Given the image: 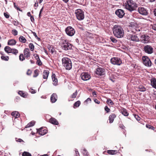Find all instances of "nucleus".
<instances>
[{
    "label": "nucleus",
    "instance_id": "nucleus-13",
    "mask_svg": "<svg viewBox=\"0 0 156 156\" xmlns=\"http://www.w3.org/2000/svg\"><path fill=\"white\" fill-rule=\"evenodd\" d=\"M95 73L99 76H102L105 74V70L102 68H98L95 71Z\"/></svg>",
    "mask_w": 156,
    "mask_h": 156
},
{
    "label": "nucleus",
    "instance_id": "nucleus-10",
    "mask_svg": "<svg viewBox=\"0 0 156 156\" xmlns=\"http://www.w3.org/2000/svg\"><path fill=\"white\" fill-rule=\"evenodd\" d=\"M127 37L128 39L133 41L138 42L140 41V39L138 38L137 35L135 34H128Z\"/></svg>",
    "mask_w": 156,
    "mask_h": 156
},
{
    "label": "nucleus",
    "instance_id": "nucleus-61",
    "mask_svg": "<svg viewBox=\"0 0 156 156\" xmlns=\"http://www.w3.org/2000/svg\"><path fill=\"white\" fill-rule=\"evenodd\" d=\"M31 90H32V91H31V93L34 94L36 93V92L34 90H33V89H31Z\"/></svg>",
    "mask_w": 156,
    "mask_h": 156
},
{
    "label": "nucleus",
    "instance_id": "nucleus-2",
    "mask_svg": "<svg viewBox=\"0 0 156 156\" xmlns=\"http://www.w3.org/2000/svg\"><path fill=\"white\" fill-rule=\"evenodd\" d=\"M137 7V4L132 0H128L125 5L126 8L130 12L135 10Z\"/></svg>",
    "mask_w": 156,
    "mask_h": 156
},
{
    "label": "nucleus",
    "instance_id": "nucleus-40",
    "mask_svg": "<svg viewBox=\"0 0 156 156\" xmlns=\"http://www.w3.org/2000/svg\"><path fill=\"white\" fill-rule=\"evenodd\" d=\"M23 156H31V154L29 152H24L22 154Z\"/></svg>",
    "mask_w": 156,
    "mask_h": 156
},
{
    "label": "nucleus",
    "instance_id": "nucleus-37",
    "mask_svg": "<svg viewBox=\"0 0 156 156\" xmlns=\"http://www.w3.org/2000/svg\"><path fill=\"white\" fill-rule=\"evenodd\" d=\"M82 153L85 156H87L88 155V152L86 149L85 148L83 149L82 151Z\"/></svg>",
    "mask_w": 156,
    "mask_h": 156
},
{
    "label": "nucleus",
    "instance_id": "nucleus-57",
    "mask_svg": "<svg viewBox=\"0 0 156 156\" xmlns=\"http://www.w3.org/2000/svg\"><path fill=\"white\" fill-rule=\"evenodd\" d=\"M30 19L31 21L32 22H33L34 21V18L33 16H31Z\"/></svg>",
    "mask_w": 156,
    "mask_h": 156
},
{
    "label": "nucleus",
    "instance_id": "nucleus-44",
    "mask_svg": "<svg viewBox=\"0 0 156 156\" xmlns=\"http://www.w3.org/2000/svg\"><path fill=\"white\" fill-rule=\"evenodd\" d=\"M32 32L35 37L37 39L38 41H39L40 40V39L37 36L35 32Z\"/></svg>",
    "mask_w": 156,
    "mask_h": 156
},
{
    "label": "nucleus",
    "instance_id": "nucleus-63",
    "mask_svg": "<svg viewBox=\"0 0 156 156\" xmlns=\"http://www.w3.org/2000/svg\"><path fill=\"white\" fill-rule=\"evenodd\" d=\"M38 6V3L37 2V3H35L34 5V6L35 7H37Z\"/></svg>",
    "mask_w": 156,
    "mask_h": 156
},
{
    "label": "nucleus",
    "instance_id": "nucleus-30",
    "mask_svg": "<svg viewBox=\"0 0 156 156\" xmlns=\"http://www.w3.org/2000/svg\"><path fill=\"white\" fill-rule=\"evenodd\" d=\"M18 94L22 97L23 98H26L27 97V94H25L23 91H20L18 92Z\"/></svg>",
    "mask_w": 156,
    "mask_h": 156
},
{
    "label": "nucleus",
    "instance_id": "nucleus-34",
    "mask_svg": "<svg viewBox=\"0 0 156 156\" xmlns=\"http://www.w3.org/2000/svg\"><path fill=\"white\" fill-rule=\"evenodd\" d=\"M29 47L31 51H33L34 50V46L32 43H30L29 44Z\"/></svg>",
    "mask_w": 156,
    "mask_h": 156
},
{
    "label": "nucleus",
    "instance_id": "nucleus-9",
    "mask_svg": "<svg viewBox=\"0 0 156 156\" xmlns=\"http://www.w3.org/2000/svg\"><path fill=\"white\" fill-rule=\"evenodd\" d=\"M111 63L114 65H120L122 63L121 60L118 57H113L111 59Z\"/></svg>",
    "mask_w": 156,
    "mask_h": 156
},
{
    "label": "nucleus",
    "instance_id": "nucleus-17",
    "mask_svg": "<svg viewBox=\"0 0 156 156\" xmlns=\"http://www.w3.org/2000/svg\"><path fill=\"white\" fill-rule=\"evenodd\" d=\"M57 99V96L56 94L53 93L51 96V101L52 103H54L56 102Z\"/></svg>",
    "mask_w": 156,
    "mask_h": 156
},
{
    "label": "nucleus",
    "instance_id": "nucleus-23",
    "mask_svg": "<svg viewBox=\"0 0 156 156\" xmlns=\"http://www.w3.org/2000/svg\"><path fill=\"white\" fill-rule=\"evenodd\" d=\"M49 122L52 124L57 125L58 124V122L55 119L51 118L49 120Z\"/></svg>",
    "mask_w": 156,
    "mask_h": 156
},
{
    "label": "nucleus",
    "instance_id": "nucleus-47",
    "mask_svg": "<svg viewBox=\"0 0 156 156\" xmlns=\"http://www.w3.org/2000/svg\"><path fill=\"white\" fill-rule=\"evenodd\" d=\"M134 117L137 121H139L140 120V118L138 115H135Z\"/></svg>",
    "mask_w": 156,
    "mask_h": 156
},
{
    "label": "nucleus",
    "instance_id": "nucleus-29",
    "mask_svg": "<svg viewBox=\"0 0 156 156\" xmlns=\"http://www.w3.org/2000/svg\"><path fill=\"white\" fill-rule=\"evenodd\" d=\"M19 41L22 43H25L26 41V38L23 36H20L19 38Z\"/></svg>",
    "mask_w": 156,
    "mask_h": 156
},
{
    "label": "nucleus",
    "instance_id": "nucleus-46",
    "mask_svg": "<svg viewBox=\"0 0 156 156\" xmlns=\"http://www.w3.org/2000/svg\"><path fill=\"white\" fill-rule=\"evenodd\" d=\"M48 49L49 51L51 52V54H53L54 53L55 50L54 49L51 47H50Z\"/></svg>",
    "mask_w": 156,
    "mask_h": 156
},
{
    "label": "nucleus",
    "instance_id": "nucleus-53",
    "mask_svg": "<svg viewBox=\"0 0 156 156\" xmlns=\"http://www.w3.org/2000/svg\"><path fill=\"white\" fill-rule=\"evenodd\" d=\"M94 102L97 104H99L100 103V101L96 99H94Z\"/></svg>",
    "mask_w": 156,
    "mask_h": 156
},
{
    "label": "nucleus",
    "instance_id": "nucleus-31",
    "mask_svg": "<svg viewBox=\"0 0 156 156\" xmlns=\"http://www.w3.org/2000/svg\"><path fill=\"white\" fill-rule=\"evenodd\" d=\"M35 123L34 121H32L30 122L26 126V127H29L33 126Z\"/></svg>",
    "mask_w": 156,
    "mask_h": 156
},
{
    "label": "nucleus",
    "instance_id": "nucleus-42",
    "mask_svg": "<svg viewBox=\"0 0 156 156\" xmlns=\"http://www.w3.org/2000/svg\"><path fill=\"white\" fill-rule=\"evenodd\" d=\"M111 41L114 43H116L117 41V40L113 37H111L110 38Z\"/></svg>",
    "mask_w": 156,
    "mask_h": 156
},
{
    "label": "nucleus",
    "instance_id": "nucleus-19",
    "mask_svg": "<svg viewBox=\"0 0 156 156\" xmlns=\"http://www.w3.org/2000/svg\"><path fill=\"white\" fill-rule=\"evenodd\" d=\"M150 80L151 85L156 89V79L153 77Z\"/></svg>",
    "mask_w": 156,
    "mask_h": 156
},
{
    "label": "nucleus",
    "instance_id": "nucleus-12",
    "mask_svg": "<svg viewBox=\"0 0 156 156\" xmlns=\"http://www.w3.org/2000/svg\"><path fill=\"white\" fill-rule=\"evenodd\" d=\"M140 41L144 43H147L149 41L150 37L147 35L143 34L140 36Z\"/></svg>",
    "mask_w": 156,
    "mask_h": 156
},
{
    "label": "nucleus",
    "instance_id": "nucleus-33",
    "mask_svg": "<svg viewBox=\"0 0 156 156\" xmlns=\"http://www.w3.org/2000/svg\"><path fill=\"white\" fill-rule=\"evenodd\" d=\"M38 72L39 70L38 69H35L34 72V74L33 75V77H36L38 75Z\"/></svg>",
    "mask_w": 156,
    "mask_h": 156
},
{
    "label": "nucleus",
    "instance_id": "nucleus-35",
    "mask_svg": "<svg viewBox=\"0 0 156 156\" xmlns=\"http://www.w3.org/2000/svg\"><path fill=\"white\" fill-rule=\"evenodd\" d=\"M1 58L2 59L5 61H8L9 59V57L8 56H4L3 55H2Z\"/></svg>",
    "mask_w": 156,
    "mask_h": 156
},
{
    "label": "nucleus",
    "instance_id": "nucleus-56",
    "mask_svg": "<svg viewBox=\"0 0 156 156\" xmlns=\"http://www.w3.org/2000/svg\"><path fill=\"white\" fill-rule=\"evenodd\" d=\"M142 30L141 28H136L135 29V30L136 31H140L141 30Z\"/></svg>",
    "mask_w": 156,
    "mask_h": 156
},
{
    "label": "nucleus",
    "instance_id": "nucleus-51",
    "mask_svg": "<svg viewBox=\"0 0 156 156\" xmlns=\"http://www.w3.org/2000/svg\"><path fill=\"white\" fill-rule=\"evenodd\" d=\"M34 56L35 58L37 60H39L40 59L39 56L37 54H35L34 55Z\"/></svg>",
    "mask_w": 156,
    "mask_h": 156
},
{
    "label": "nucleus",
    "instance_id": "nucleus-50",
    "mask_svg": "<svg viewBox=\"0 0 156 156\" xmlns=\"http://www.w3.org/2000/svg\"><path fill=\"white\" fill-rule=\"evenodd\" d=\"M151 28L156 31V25H151Z\"/></svg>",
    "mask_w": 156,
    "mask_h": 156
},
{
    "label": "nucleus",
    "instance_id": "nucleus-41",
    "mask_svg": "<svg viewBox=\"0 0 156 156\" xmlns=\"http://www.w3.org/2000/svg\"><path fill=\"white\" fill-rule=\"evenodd\" d=\"M80 104V102L79 101H77L74 104V106L76 107H78L79 106Z\"/></svg>",
    "mask_w": 156,
    "mask_h": 156
},
{
    "label": "nucleus",
    "instance_id": "nucleus-58",
    "mask_svg": "<svg viewBox=\"0 0 156 156\" xmlns=\"http://www.w3.org/2000/svg\"><path fill=\"white\" fill-rule=\"evenodd\" d=\"M75 152H76V155L77 156L78 155H79V153L78 151H77V149H76L75 150Z\"/></svg>",
    "mask_w": 156,
    "mask_h": 156
},
{
    "label": "nucleus",
    "instance_id": "nucleus-62",
    "mask_svg": "<svg viewBox=\"0 0 156 156\" xmlns=\"http://www.w3.org/2000/svg\"><path fill=\"white\" fill-rule=\"evenodd\" d=\"M91 101V99L90 98H88L85 101L86 102H88L89 101Z\"/></svg>",
    "mask_w": 156,
    "mask_h": 156
},
{
    "label": "nucleus",
    "instance_id": "nucleus-22",
    "mask_svg": "<svg viewBox=\"0 0 156 156\" xmlns=\"http://www.w3.org/2000/svg\"><path fill=\"white\" fill-rule=\"evenodd\" d=\"M116 117V115L115 114H112L110 115L109 117V123H112L113 122L114 119Z\"/></svg>",
    "mask_w": 156,
    "mask_h": 156
},
{
    "label": "nucleus",
    "instance_id": "nucleus-45",
    "mask_svg": "<svg viewBox=\"0 0 156 156\" xmlns=\"http://www.w3.org/2000/svg\"><path fill=\"white\" fill-rule=\"evenodd\" d=\"M19 59L20 60L23 61L24 59V58L23 57V54H21L19 56Z\"/></svg>",
    "mask_w": 156,
    "mask_h": 156
},
{
    "label": "nucleus",
    "instance_id": "nucleus-24",
    "mask_svg": "<svg viewBox=\"0 0 156 156\" xmlns=\"http://www.w3.org/2000/svg\"><path fill=\"white\" fill-rule=\"evenodd\" d=\"M16 43V42L15 40L11 39L8 41V44L9 45H15Z\"/></svg>",
    "mask_w": 156,
    "mask_h": 156
},
{
    "label": "nucleus",
    "instance_id": "nucleus-11",
    "mask_svg": "<svg viewBox=\"0 0 156 156\" xmlns=\"http://www.w3.org/2000/svg\"><path fill=\"white\" fill-rule=\"evenodd\" d=\"M80 76L81 79L84 81H87L89 80L91 76L90 74L87 72H83L81 73Z\"/></svg>",
    "mask_w": 156,
    "mask_h": 156
},
{
    "label": "nucleus",
    "instance_id": "nucleus-20",
    "mask_svg": "<svg viewBox=\"0 0 156 156\" xmlns=\"http://www.w3.org/2000/svg\"><path fill=\"white\" fill-rule=\"evenodd\" d=\"M51 77L53 85L55 86L57 85L58 83V80L57 78L56 77L55 75V74H52Z\"/></svg>",
    "mask_w": 156,
    "mask_h": 156
},
{
    "label": "nucleus",
    "instance_id": "nucleus-36",
    "mask_svg": "<svg viewBox=\"0 0 156 156\" xmlns=\"http://www.w3.org/2000/svg\"><path fill=\"white\" fill-rule=\"evenodd\" d=\"M11 53H12L13 54L16 55L18 53V51L16 49H12Z\"/></svg>",
    "mask_w": 156,
    "mask_h": 156
},
{
    "label": "nucleus",
    "instance_id": "nucleus-49",
    "mask_svg": "<svg viewBox=\"0 0 156 156\" xmlns=\"http://www.w3.org/2000/svg\"><path fill=\"white\" fill-rule=\"evenodd\" d=\"M105 109L107 113L109 112L110 111V109L106 106L105 107Z\"/></svg>",
    "mask_w": 156,
    "mask_h": 156
},
{
    "label": "nucleus",
    "instance_id": "nucleus-43",
    "mask_svg": "<svg viewBox=\"0 0 156 156\" xmlns=\"http://www.w3.org/2000/svg\"><path fill=\"white\" fill-rule=\"evenodd\" d=\"M12 33L13 34V35L16 36L18 34V32L15 29H13L12 30Z\"/></svg>",
    "mask_w": 156,
    "mask_h": 156
},
{
    "label": "nucleus",
    "instance_id": "nucleus-5",
    "mask_svg": "<svg viewBox=\"0 0 156 156\" xmlns=\"http://www.w3.org/2000/svg\"><path fill=\"white\" fill-rule=\"evenodd\" d=\"M75 14L77 19L79 20H81L84 18V12L81 9H77L75 10Z\"/></svg>",
    "mask_w": 156,
    "mask_h": 156
},
{
    "label": "nucleus",
    "instance_id": "nucleus-32",
    "mask_svg": "<svg viewBox=\"0 0 156 156\" xmlns=\"http://www.w3.org/2000/svg\"><path fill=\"white\" fill-rule=\"evenodd\" d=\"M138 90L144 92L146 91V88L142 86H140L138 88Z\"/></svg>",
    "mask_w": 156,
    "mask_h": 156
},
{
    "label": "nucleus",
    "instance_id": "nucleus-59",
    "mask_svg": "<svg viewBox=\"0 0 156 156\" xmlns=\"http://www.w3.org/2000/svg\"><path fill=\"white\" fill-rule=\"evenodd\" d=\"M14 7H15V8L17 10H20V9L19 8H18V7H17L15 5V4L14 3Z\"/></svg>",
    "mask_w": 156,
    "mask_h": 156
},
{
    "label": "nucleus",
    "instance_id": "nucleus-14",
    "mask_svg": "<svg viewBox=\"0 0 156 156\" xmlns=\"http://www.w3.org/2000/svg\"><path fill=\"white\" fill-rule=\"evenodd\" d=\"M138 12L141 14L146 16L147 15V11L146 9L143 7H140L138 8Z\"/></svg>",
    "mask_w": 156,
    "mask_h": 156
},
{
    "label": "nucleus",
    "instance_id": "nucleus-15",
    "mask_svg": "<svg viewBox=\"0 0 156 156\" xmlns=\"http://www.w3.org/2000/svg\"><path fill=\"white\" fill-rule=\"evenodd\" d=\"M115 14L120 18H122L125 15V13L123 10L118 9L116 10Z\"/></svg>",
    "mask_w": 156,
    "mask_h": 156
},
{
    "label": "nucleus",
    "instance_id": "nucleus-60",
    "mask_svg": "<svg viewBox=\"0 0 156 156\" xmlns=\"http://www.w3.org/2000/svg\"><path fill=\"white\" fill-rule=\"evenodd\" d=\"M119 127L121 128L122 129H124V128L125 127L124 126L122 125H120Z\"/></svg>",
    "mask_w": 156,
    "mask_h": 156
},
{
    "label": "nucleus",
    "instance_id": "nucleus-55",
    "mask_svg": "<svg viewBox=\"0 0 156 156\" xmlns=\"http://www.w3.org/2000/svg\"><path fill=\"white\" fill-rule=\"evenodd\" d=\"M16 141L19 142H21L22 141H23L21 139H17V138H16Z\"/></svg>",
    "mask_w": 156,
    "mask_h": 156
},
{
    "label": "nucleus",
    "instance_id": "nucleus-38",
    "mask_svg": "<svg viewBox=\"0 0 156 156\" xmlns=\"http://www.w3.org/2000/svg\"><path fill=\"white\" fill-rule=\"evenodd\" d=\"M106 102L107 104L108 105L110 104L111 105H112L114 104V103L113 101L111 99L109 98L107 99Z\"/></svg>",
    "mask_w": 156,
    "mask_h": 156
},
{
    "label": "nucleus",
    "instance_id": "nucleus-54",
    "mask_svg": "<svg viewBox=\"0 0 156 156\" xmlns=\"http://www.w3.org/2000/svg\"><path fill=\"white\" fill-rule=\"evenodd\" d=\"M31 73V71L30 70L28 69L27 71V75H30Z\"/></svg>",
    "mask_w": 156,
    "mask_h": 156
},
{
    "label": "nucleus",
    "instance_id": "nucleus-64",
    "mask_svg": "<svg viewBox=\"0 0 156 156\" xmlns=\"http://www.w3.org/2000/svg\"><path fill=\"white\" fill-rule=\"evenodd\" d=\"M154 15L156 16V9H155L154 11Z\"/></svg>",
    "mask_w": 156,
    "mask_h": 156
},
{
    "label": "nucleus",
    "instance_id": "nucleus-26",
    "mask_svg": "<svg viewBox=\"0 0 156 156\" xmlns=\"http://www.w3.org/2000/svg\"><path fill=\"white\" fill-rule=\"evenodd\" d=\"M12 49L8 46L5 47L4 50L6 52L8 53H11Z\"/></svg>",
    "mask_w": 156,
    "mask_h": 156
},
{
    "label": "nucleus",
    "instance_id": "nucleus-4",
    "mask_svg": "<svg viewBox=\"0 0 156 156\" xmlns=\"http://www.w3.org/2000/svg\"><path fill=\"white\" fill-rule=\"evenodd\" d=\"M61 45L62 48L65 50L71 49L72 47V44L69 43L66 40H61Z\"/></svg>",
    "mask_w": 156,
    "mask_h": 156
},
{
    "label": "nucleus",
    "instance_id": "nucleus-16",
    "mask_svg": "<svg viewBox=\"0 0 156 156\" xmlns=\"http://www.w3.org/2000/svg\"><path fill=\"white\" fill-rule=\"evenodd\" d=\"M39 134L41 135H43L46 134L47 132V130L44 129L43 128H41L37 130Z\"/></svg>",
    "mask_w": 156,
    "mask_h": 156
},
{
    "label": "nucleus",
    "instance_id": "nucleus-27",
    "mask_svg": "<svg viewBox=\"0 0 156 156\" xmlns=\"http://www.w3.org/2000/svg\"><path fill=\"white\" fill-rule=\"evenodd\" d=\"M122 114L125 116H128V113L126 111V109L125 108H123L121 110Z\"/></svg>",
    "mask_w": 156,
    "mask_h": 156
},
{
    "label": "nucleus",
    "instance_id": "nucleus-21",
    "mask_svg": "<svg viewBox=\"0 0 156 156\" xmlns=\"http://www.w3.org/2000/svg\"><path fill=\"white\" fill-rule=\"evenodd\" d=\"M49 72L48 70H44L43 73V77L44 79H47L48 76Z\"/></svg>",
    "mask_w": 156,
    "mask_h": 156
},
{
    "label": "nucleus",
    "instance_id": "nucleus-28",
    "mask_svg": "<svg viewBox=\"0 0 156 156\" xmlns=\"http://www.w3.org/2000/svg\"><path fill=\"white\" fill-rule=\"evenodd\" d=\"M108 153L111 154H116L117 151L116 150H109L107 151Z\"/></svg>",
    "mask_w": 156,
    "mask_h": 156
},
{
    "label": "nucleus",
    "instance_id": "nucleus-25",
    "mask_svg": "<svg viewBox=\"0 0 156 156\" xmlns=\"http://www.w3.org/2000/svg\"><path fill=\"white\" fill-rule=\"evenodd\" d=\"M11 115L15 117V119L18 118L20 116L19 112L16 111L12 112L11 113Z\"/></svg>",
    "mask_w": 156,
    "mask_h": 156
},
{
    "label": "nucleus",
    "instance_id": "nucleus-7",
    "mask_svg": "<svg viewBox=\"0 0 156 156\" xmlns=\"http://www.w3.org/2000/svg\"><path fill=\"white\" fill-rule=\"evenodd\" d=\"M144 52L148 54H151L153 53L154 50L152 47L150 45H146L143 48Z\"/></svg>",
    "mask_w": 156,
    "mask_h": 156
},
{
    "label": "nucleus",
    "instance_id": "nucleus-8",
    "mask_svg": "<svg viewBox=\"0 0 156 156\" xmlns=\"http://www.w3.org/2000/svg\"><path fill=\"white\" fill-rule=\"evenodd\" d=\"M144 64L146 66L150 67L151 66V62L148 57L147 56H143L142 58Z\"/></svg>",
    "mask_w": 156,
    "mask_h": 156
},
{
    "label": "nucleus",
    "instance_id": "nucleus-18",
    "mask_svg": "<svg viewBox=\"0 0 156 156\" xmlns=\"http://www.w3.org/2000/svg\"><path fill=\"white\" fill-rule=\"evenodd\" d=\"M24 54L25 57L28 58L30 56V53L29 49L26 48L24 50Z\"/></svg>",
    "mask_w": 156,
    "mask_h": 156
},
{
    "label": "nucleus",
    "instance_id": "nucleus-39",
    "mask_svg": "<svg viewBox=\"0 0 156 156\" xmlns=\"http://www.w3.org/2000/svg\"><path fill=\"white\" fill-rule=\"evenodd\" d=\"M77 90H76V91L73 93L72 94L71 96V98H75L76 96H77Z\"/></svg>",
    "mask_w": 156,
    "mask_h": 156
},
{
    "label": "nucleus",
    "instance_id": "nucleus-6",
    "mask_svg": "<svg viewBox=\"0 0 156 156\" xmlns=\"http://www.w3.org/2000/svg\"><path fill=\"white\" fill-rule=\"evenodd\" d=\"M66 34L69 36H73L75 33L74 29L71 26L67 27L65 29Z\"/></svg>",
    "mask_w": 156,
    "mask_h": 156
},
{
    "label": "nucleus",
    "instance_id": "nucleus-1",
    "mask_svg": "<svg viewBox=\"0 0 156 156\" xmlns=\"http://www.w3.org/2000/svg\"><path fill=\"white\" fill-rule=\"evenodd\" d=\"M113 32L114 36L118 38L122 37L124 35V30L120 26L115 25L113 27Z\"/></svg>",
    "mask_w": 156,
    "mask_h": 156
},
{
    "label": "nucleus",
    "instance_id": "nucleus-48",
    "mask_svg": "<svg viewBox=\"0 0 156 156\" xmlns=\"http://www.w3.org/2000/svg\"><path fill=\"white\" fill-rule=\"evenodd\" d=\"M37 64L39 66H41L42 65V62H41L40 59H39V60H37Z\"/></svg>",
    "mask_w": 156,
    "mask_h": 156
},
{
    "label": "nucleus",
    "instance_id": "nucleus-3",
    "mask_svg": "<svg viewBox=\"0 0 156 156\" xmlns=\"http://www.w3.org/2000/svg\"><path fill=\"white\" fill-rule=\"evenodd\" d=\"M62 64L66 70H69L72 68V62L71 60L66 57L62 59Z\"/></svg>",
    "mask_w": 156,
    "mask_h": 156
},
{
    "label": "nucleus",
    "instance_id": "nucleus-52",
    "mask_svg": "<svg viewBox=\"0 0 156 156\" xmlns=\"http://www.w3.org/2000/svg\"><path fill=\"white\" fill-rule=\"evenodd\" d=\"M4 16L6 18H9V14H8L7 13L4 12Z\"/></svg>",
    "mask_w": 156,
    "mask_h": 156
}]
</instances>
